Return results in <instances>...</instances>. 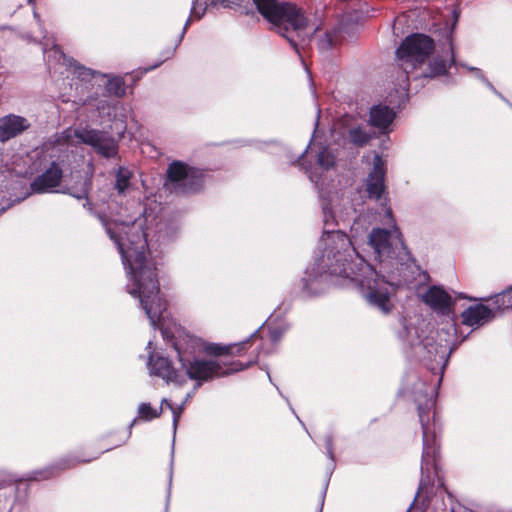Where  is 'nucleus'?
<instances>
[{
    "label": "nucleus",
    "mask_w": 512,
    "mask_h": 512,
    "mask_svg": "<svg viewBox=\"0 0 512 512\" xmlns=\"http://www.w3.org/2000/svg\"><path fill=\"white\" fill-rule=\"evenodd\" d=\"M73 195L84 200L83 206L99 217L121 255L128 275V293L139 298L151 325L163 329L166 302L160 296L156 263L148 257V246L167 237L166 223L147 209L140 214V205L123 207L126 194H104L101 203L93 197L99 194Z\"/></svg>",
    "instance_id": "1"
},
{
    "label": "nucleus",
    "mask_w": 512,
    "mask_h": 512,
    "mask_svg": "<svg viewBox=\"0 0 512 512\" xmlns=\"http://www.w3.org/2000/svg\"><path fill=\"white\" fill-rule=\"evenodd\" d=\"M321 255L316 259L312 273L308 274L305 287L309 288L312 274L322 276L324 273L343 278L349 285L359 288L369 305L379 309L383 314L392 311L394 305L391 297L394 286L407 284L406 278L395 283L386 281L357 252L350 237L342 231L325 230L319 241Z\"/></svg>",
    "instance_id": "2"
},
{
    "label": "nucleus",
    "mask_w": 512,
    "mask_h": 512,
    "mask_svg": "<svg viewBox=\"0 0 512 512\" xmlns=\"http://www.w3.org/2000/svg\"><path fill=\"white\" fill-rule=\"evenodd\" d=\"M249 341L221 345L203 341L189 334H179L173 342V346L185 373L175 369L168 358L157 354L149 355L147 368L151 376L159 377L167 383L183 385L186 383V378H189L197 381L196 388H198L203 382L244 370L252 363L250 361L247 364H242L239 361H234L227 364L215 359L200 360L198 356L201 354L212 356L240 355ZM255 361L256 358L253 362Z\"/></svg>",
    "instance_id": "3"
},
{
    "label": "nucleus",
    "mask_w": 512,
    "mask_h": 512,
    "mask_svg": "<svg viewBox=\"0 0 512 512\" xmlns=\"http://www.w3.org/2000/svg\"><path fill=\"white\" fill-rule=\"evenodd\" d=\"M446 58L437 56L427 62L434 50L433 40L424 34H412L406 37L396 50L398 66L405 74V80L434 78L446 74L455 64L454 48L451 37L447 39Z\"/></svg>",
    "instance_id": "4"
},
{
    "label": "nucleus",
    "mask_w": 512,
    "mask_h": 512,
    "mask_svg": "<svg viewBox=\"0 0 512 512\" xmlns=\"http://www.w3.org/2000/svg\"><path fill=\"white\" fill-rule=\"evenodd\" d=\"M259 13L299 53V46L309 43L317 31L303 10L290 2L252 0Z\"/></svg>",
    "instance_id": "5"
},
{
    "label": "nucleus",
    "mask_w": 512,
    "mask_h": 512,
    "mask_svg": "<svg viewBox=\"0 0 512 512\" xmlns=\"http://www.w3.org/2000/svg\"><path fill=\"white\" fill-rule=\"evenodd\" d=\"M417 402L418 415L423 433V451L421 462L422 477L420 480L419 489H424L427 485L430 484V470L434 469L435 473H437V435L440 431V426L437 420V412L435 408L436 399L433 395V392L428 398H426L423 404H421L418 399Z\"/></svg>",
    "instance_id": "6"
},
{
    "label": "nucleus",
    "mask_w": 512,
    "mask_h": 512,
    "mask_svg": "<svg viewBox=\"0 0 512 512\" xmlns=\"http://www.w3.org/2000/svg\"><path fill=\"white\" fill-rule=\"evenodd\" d=\"M384 217L388 219L386 223L391 225L392 230L373 229L369 235V245L381 263L396 265V269L402 271L407 267L404 261L408 258V251L390 208L386 209Z\"/></svg>",
    "instance_id": "7"
},
{
    "label": "nucleus",
    "mask_w": 512,
    "mask_h": 512,
    "mask_svg": "<svg viewBox=\"0 0 512 512\" xmlns=\"http://www.w3.org/2000/svg\"><path fill=\"white\" fill-rule=\"evenodd\" d=\"M207 175L203 170L180 160L172 161L166 170L165 186L197 190L205 183Z\"/></svg>",
    "instance_id": "8"
},
{
    "label": "nucleus",
    "mask_w": 512,
    "mask_h": 512,
    "mask_svg": "<svg viewBox=\"0 0 512 512\" xmlns=\"http://www.w3.org/2000/svg\"><path fill=\"white\" fill-rule=\"evenodd\" d=\"M74 135L80 142L90 145L105 158H111L117 154V143L107 132L94 129H76Z\"/></svg>",
    "instance_id": "9"
},
{
    "label": "nucleus",
    "mask_w": 512,
    "mask_h": 512,
    "mask_svg": "<svg viewBox=\"0 0 512 512\" xmlns=\"http://www.w3.org/2000/svg\"><path fill=\"white\" fill-rule=\"evenodd\" d=\"M305 153L306 150L299 157L300 165L304 167L309 179L318 184L321 174L334 166L335 156L327 147H322L317 154V161L314 166H305Z\"/></svg>",
    "instance_id": "10"
},
{
    "label": "nucleus",
    "mask_w": 512,
    "mask_h": 512,
    "mask_svg": "<svg viewBox=\"0 0 512 512\" xmlns=\"http://www.w3.org/2000/svg\"><path fill=\"white\" fill-rule=\"evenodd\" d=\"M30 122L19 115L8 114L0 118V142H6L27 130Z\"/></svg>",
    "instance_id": "11"
},
{
    "label": "nucleus",
    "mask_w": 512,
    "mask_h": 512,
    "mask_svg": "<svg viewBox=\"0 0 512 512\" xmlns=\"http://www.w3.org/2000/svg\"><path fill=\"white\" fill-rule=\"evenodd\" d=\"M63 171L58 163L52 162L50 166L31 183L32 192H44L59 186Z\"/></svg>",
    "instance_id": "12"
},
{
    "label": "nucleus",
    "mask_w": 512,
    "mask_h": 512,
    "mask_svg": "<svg viewBox=\"0 0 512 512\" xmlns=\"http://www.w3.org/2000/svg\"><path fill=\"white\" fill-rule=\"evenodd\" d=\"M422 299L430 308L443 315L448 314L450 311L452 303L451 296L440 287H430L422 296Z\"/></svg>",
    "instance_id": "13"
},
{
    "label": "nucleus",
    "mask_w": 512,
    "mask_h": 512,
    "mask_svg": "<svg viewBox=\"0 0 512 512\" xmlns=\"http://www.w3.org/2000/svg\"><path fill=\"white\" fill-rule=\"evenodd\" d=\"M395 111L387 105H374L370 109V125L381 133L387 134L395 119Z\"/></svg>",
    "instance_id": "14"
},
{
    "label": "nucleus",
    "mask_w": 512,
    "mask_h": 512,
    "mask_svg": "<svg viewBox=\"0 0 512 512\" xmlns=\"http://www.w3.org/2000/svg\"><path fill=\"white\" fill-rule=\"evenodd\" d=\"M462 323L470 327L482 326L494 318L493 311L483 304L468 307L461 314Z\"/></svg>",
    "instance_id": "15"
},
{
    "label": "nucleus",
    "mask_w": 512,
    "mask_h": 512,
    "mask_svg": "<svg viewBox=\"0 0 512 512\" xmlns=\"http://www.w3.org/2000/svg\"><path fill=\"white\" fill-rule=\"evenodd\" d=\"M385 163L376 154L373 158V169L367 178L366 192H385Z\"/></svg>",
    "instance_id": "16"
},
{
    "label": "nucleus",
    "mask_w": 512,
    "mask_h": 512,
    "mask_svg": "<svg viewBox=\"0 0 512 512\" xmlns=\"http://www.w3.org/2000/svg\"><path fill=\"white\" fill-rule=\"evenodd\" d=\"M372 138V134L362 126L351 127L347 132V141L357 147H363Z\"/></svg>",
    "instance_id": "17"
},
{
    "label": "nucleus",
    "mask_w": 512,
    "mask_h": 512,
    "mask_svg": "<svg viewBox=\"0 0 512 512\" xmlns=\"http://www.w3.org/2000/svg\"><path fill=\"white\" fill-rule=\"evenodd\" d=\"M134 178V174L129 169L120 167L116 174L115 188L118 192H124L128 189H136L131 182Z\"/></svg>",
    "instance_id": "18"
},
{
    "label": "nucleus",
    "mask_w": 512,
    "mask_h": 512,
    "mask_svg": "<svg viewBox=\"0 0 512 512\" xmlns=\"http://www.w3.org/2000/svg\"><path fill=\"white\" fill-rule=\"evenodd\" d=\"M105 91L109 96L121 98L126 93L125 81L122 77H110L105 85Z\"/></svg>",
    "instance_id": "19"
},
{
    "label": "nucleus",
    "mask_w": 512,
    "mask_h": 512,
    "mask_svg": "<svg viewBox=\"0 0 512 512\" xmlns=\"http://www.w3.org/2000/svg\"><path fill=\"white\" fill-rule=\"evenodd\" d=\"M190 23H191V18L189 17V18L186 20V23H185V25H184V27H183V30H182V32H181V34H180V36H179V39H178V41H177L176 46H175L173 49H171V50H167V51L164 53V58H163L161 61H159L158 63L154 64V65H153V66H151V67L144 68V69H141V70L137 71V72H136V77H138V78H139V77L143 76L145 73H147V72H149V71H152V70L156 69V68H157L158 66H160V65H161L165 60H167V59L171 58V57L174 55V52H175L176 47H177V46L181 43V41L183 40V37H184V35H185V33H186V30H187L188 26L190 25Z\"/></svg>",
    "instance_id": "20"
},
{
    "label": "nucleus",
    "mask_w": 512,
    "mask_h": 512,
    "mask_svg": "<svg viewBox=\"0 0 512 512\" xmlns=\"http://www.w3.org/2000/svg\"><path fill=\"white\" fill-rule=\"evenodd\" d=\"M161 414L162 407L153 408L150 403H141L138 407V417L146 421L158 418Z\"/></svg>",
    "instance_id": "21"
},
{
    "label": "nucleus",
    "mask_w": 512,
    "mask_h": 512,
    "mask_svg": "<svg viewBox=\"0 0 512 512\" xmlns=\"http://www.w3.org/2000/svg\"><path fill=\"white\" fill-rule=\"evenodd\" d=\"M43 54L48 65H51L53 61L59 63L61 60H65V55L57 45H54L51 49L43 48Z\"/></svg>",
    "instance_id": "22"
},
{
    "label": "nucleus",
    "mask_w": 512,
    "mask_h": 512,
    "mask_svg": "<svg viewBox=\"0 0 512 512\" xmlns=\"http://www.w3.org/2000/svg\"><path fill=\"white\" fill-rule=\"evenodd\" d=\"M495 303L502 310L512 309V287L495 296Z\"/></svg>",
    "instance_id": "23"
},
{
    "label": "nucleus",
    "mask_w": 512,
    "mask_h": 512,
    "mask_svg": "<svg viewBox=\"0 0 512 512\" xmlns=\"http://www.w3.org/2000/svg\"><path fill=\"white\" fill-rule=\"evenodd\" d=\"M210 2L212 3L213 0H193L191 7L192 16L197 19L203 17Z\"/></svg>",
    "instance_id": "24"
},
{
    "label": "nucleus",
    "mask_w": 512,
    "mask_h": 512,
    "mask_svg": "<svg viewBox=\"0 0 512 512\" xmlns=\"http://www.w3.org/2000/svg\"><path fill=\"white\" fill-rule=\"evenodd\" d=\"M70 65L74 67V73L77 75V77L83 81H86V80L94 77L95 74H97L96 71L86 68L84 66H81L77 63H74V64L70 63Z\"/></svg>",
    "instance_id": "25"
},
{
    "label": "nucleus",
    "mask_w": 512,
    "mask_h": 512,
    "mask_svg": "<svg viewBox=\"0 0 512 512\" xmlns=\"http://www.w3.org/2000/svg\"><path fill=\"white\" fill-rule=\"evenodd\" d=\"M474 76L483 82L495 95L505 101L507 104L511 105L509 101L493 86V84L484 76L483 72L478 68V70L474 73Z\"/></svg>",
    "instance_id": "26"
},
{
    "label": "nucleus",
    "mask_w": 512,
    "mask_h": 512,
    "mask_svg": "<svg viewBox=\"0 0 512 512\" xmlns=\"http://www.w3.org/2000/svg\"><path fill=\"white\" fill-rule=\"evenodd\" d=\"M52 476V470L50 468H47V469H44V470H40V471H35L32 473V475L29 477V479H33V480H44V479H48Z\"/></svg>",
    "instance_id": "27"
},
{
    "label": "nucleus",
    "mask_w": 512,
    "mask_h": 512,
    "mask_svg": "<svg viewBox=\"0 0 512 512\" xmlns=\"http://www.w3.org/2000/svg\"><path fill=\"white\" fill-rule=\"evenodd\" d=\"M26 197H21V198H17L16 200H13V202H11L10 199H5L4 195L3 194H0V214L2 212H4L6 209H8L13 203L15 202H20L22 200H24Z\"/></svg>",
    "instance_id": "28"
},
{
    "label": "nucleus",
    "mask_w": 512,
    "mask_h": 512,
    "mask_svg": "<svg viewBox=\"0 0 512 512\" xmlns=\"http://www.w3.org/2000/svg\"><path fill=\"white\" fill-rule=\"evenodd\" d=\"M323 215L325 226L329 225L330 220H334L333 211L326 205V199L323 198Z\"/></svg>",
    "instance_id": "29"
},
{
    "label": "nucleus",
    "mask_w": 512,
    "mask_h": 512,
    "mask_svg": "<svg viewBox=\"0 0 512 512\" xmlns=\"http://www.w3.org/2000/svg\"><path fill=\"white\" fill-rule=\"evenodd\" d=\"M184 405H185V402L183 404H181L179 407H172L170 410L173 414V426H174V429L176 428L177 424H178V421H179V418L183 412V409H184Z\"/></svg>",
    "instance_id": "30"
},
{
    "label": "nucleus",
    "mask_w": 512,
    "mask_h": 512,
    "mask_svg": "<svg viewBox=\"0 0 512 512\" xmlns=\"http://www.w3.org/2000/svg\"><path fill=\"white\" fill-rule=\"evenodd\" d=\"M96 108L99 111V113H101V114H104V113L109 114L110 106H109L108 101L106 99L98 100L97 104H96Z\"/></svg>",
    "instance_id": "31"
},
{
    "label": "nucleus",
    "mask_w": 512,
    "mask_h": 512,
    "mask_svg": "<svg viewBox=\"0 0 512 512\" xmlns=\"http://www.w3.org/2000/svg\"><path fill=\"white\" fill-rule=\"evenodd\" d=\"M362 218L359 216L355 219L354 223L351 226L352 237L355 238L359 234V228L361 226Z\"/></svg>",
    "instance_id": "32"
},
{
    "label": "nucleus",
    "mask_w": 512,
    "mask_h": 512,
    "mask_svg": "<svg viewBox=\"0 0 512 512\" xmlns=\"http://www.w3.org/2000/svg\"><path fill=\"white\" fill-rule=\"evenodd\" d=\"M282 333V331H278L276 329L271 330L269 335L271 342L277 343L280 340Z\"/></svg>",
    "instance_id": "33"
},
{
    "label": "nucleus",
    "mask_w": 512,
    "mask_h": 512,
    "mask_svg": "<svg viewBox=\"0 0 512 512\" xmlns=\"http://www.w3.org/2000/svg\"><path fill=\"white\" fill-rule=\"evenodd\" d=\"M326 449L330 458L333 460V447H332V439L330 437L326 440Z\"/></svg>",
    "instance_id": "34"
},
{
    "label": "nucleus",
    "mask_w": 512,
    "mask_h": 512,
    "mask_svg": "<svg viewBox=\"0 0 512 512\" xmlns=\"http://www.w3.org/2000/svg\"><path fill=\"white\" fill-rule=\"evenodd\" d=\"M163 406H165V407H167L169 409H171L173 407L172 403L168 399H166V398H164L162 400V402H161V406L160 407L163 408Z\"/></svg>",
    "instance_id": "35"
},
{
    "label": "nucleus",
    "mask_w": 512,
    "mask_h": 512,
    "mask_svg": "<svg viewBox=\"0 0 512 512\" xmlns=\"http://www.w3.org/2000/svg\"><path fill=\"white\" fill-rule=\"evenodd\" d=\"M460 66L466 68L468 71L472 72L473 74L478 70L477 67H473V66H469V65H466V64H459Z\"/></svg>",
    "instance_id": "36"
},
{
    "label": "nucleus",
    "mask_w": 512,
    "mask_h": 512,
    "mask_svg": "<svg viewBox=\"0 0 512 512\" xmlns=\"http://www.w3.org/2000/svg\"><path fill=\"white\" fill-rule=\"evenodd\" d=\"M439 353H441L440 358L442 359L444 357L445 350L441 349V351H439L438 348H436L435 356L438 355Z\"/></svg>",
    "instance_id": "37"
},
{
    "label": "nucleus",
    "mask_w": 512,
    "mask_h": 512,
    "mask_svg": "<svg viewBox=\"0 0 512 512\" xmlns=\"http://www.w3.org/2000/svg\"><path fill=\"white\" fill-rule=\"evenodd\" d=\"M22 38H23V39H26V40H28V41H32V37H31V35H30V34H25V35H23V36H22Z\"/></svg>",
    "instance_id": "38"
},
{
    "label": "nucleus",
    "mask_w": 512,
    "mask_h": 512,
    "mask_svg": "<svg viewBox=\"0 0 512 512\" xmlns=\"http://www.w3.org/2000/svg\"><path fill=\"white\" fill-rule=\"evenodd\" d=\"M258 338H259L258 332H255L254 334L251 335V340H253V341H255Z\"/></svg>",
    "instance_id": "39"
},
{
    "label": "nucleus",
    "mask_w": 512,
    "mask_h": 512,
    "mask_svg": "<svg viewBox=\"0 0 512 512\" xmlns=\"http://www.w3.org/2000/svg\"><path fill=\"white\" fill-rule=\"evenodd\" d=\"M418 345H419V346H421V345H422L424 348H427L430 344H429L428 342L423 343L422 341H419V344H418Z\"/></svg>",
    "instance_id": "40"
},
{
    "label": "nucleus",
    "mask_w": 512,
    "mask_h": 512,
    "mask_svg": "<svg viewBox=\"0 0 512 512\" xmlns=\"http://www.w3.org/2000/svg\"><path fill=\"white\" fill-rule=\"evenodd\" d=\"M33 16H34L35 19H37L38 22H40L39 15H38V13L36 11H34Z\"/></svg>",
    "instance_id": "41"
},
{
    "label": "nucleus",
    "mask_w": 512,
    "mask_h": 512,
    "mask_svg": "<svg viewBox=\"0 0 512 512\" xmlns=\"http://www.w3.org/2000/svg\"><path fill=\"white\" fill-rule=\"evenodd\" d=\"M375 195L377 199H380L381 198V195L380 193H377V194H368L369 197Z\"/></svg>",
    "instance_id": "42"
},
{
    "label": "nucleus",
    "mask_w": 512,
    "mask_h": 512,
    "mask_svg": "<svg viewBox=\"0 0 512 512\" xmlns=\"http://www.w3.org/2000/svg\"><path fill=\"white\" fill-rule=\"evenodd\" d=\"M458 296H459L460 298H464V299H470V300H472V298H468L467 296H465V295H464V294H462V293H460Z\"/></svg>",
    "instance_id": "43"
},
{
    "label": "nucleus",
    "mask_w": 512,
    "mask_h": 512,
    "mask_svg": "<svg viewBox=\"0 0 512 512\" xmlns=\"http://www.w3.org/2000/svg\"><path fill=\"white\" fill-rule=\"evenodd\" d=\"M320 113V111L318 110V114ZM317 119H319V115L317 116ZM318 126V120H316V123H315V128Z\"/></svg>",
    "instance_id": "44"
},
{
    "label": "nucleus",
    "mask_w": 512,
    "mask_h": 512,
    "mask_svg": "<svg viewBox=\"0 0 512 512\" xmlns=\"http://www.w3.org/2000/svg\"><path fill=\"white\" fill-rule=\"evenodd\" d=\"M406 512H409V511H406Z\"/></svg>",
    "instance_id": "45"
},
{
    "label": "nucleus",
    "mask_w": 512,
    "mask_h": 512,
    "mask_svg": "<svg viewBox=\"0 0 512 512\" xmlns=\"http://www.w3.org/2000/svg\"><path fill=\"white\" fill-rule=\"evenodd\" d=\"M319 512H321V510Z\"/></svg>",
    "instance_id": "46"
},
{
    "label": "nucleus",
    "mask_w": 512,
    "mask_h": 512,
    "mask_svg": "<svg viewBox=\"0 0 512 512\" xmlns=\"http://www.w3.org/2000/svg\"><path fill=\"white\" fill-rule=\"evenodd\" d=\"M453 512V511H452Z\"/></svg>",
    "instance_id": "47"
}]
</instances>
